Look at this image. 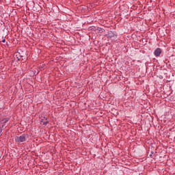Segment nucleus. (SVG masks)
Wrapping results in <instances>:
<instances>
[{
    "label": "nucleus",
    "instance_id": "nucleus-1",
    "mask_svg": "<svg viewBox=\"0 0 175 175\" xmlns=\"http://www.w3.org/2000/svg\"><path fill=\"white\" fill-rule=\"evenodd\" d=\"M27 139H28V135L22 134L21 136L16 137L15 141L16 143H24V142L27 141Z\"/></svg>",
    "mask_w": 175,
    "mask_h": 175
},
{
    "label": "nucleus",
    "instance_id": "nucleus-2",
    "mask_svg": "<svg viewBox=\"0 0 175 175\" xmlns=\"http://www.w3.org/2000/svg\"><path fill=\"white\" fill-rule=\"evenodd\" d=\"M161 54H162V49H161V48H157L154 50V55L155 57H159Z\"/></svg>",
    "mask_w": 175,
    "mask_h": 175
},
{
    "label": "nucleus",
    "instance_id": "nucleus-3",
    "mask_svg": "<svg viewBox=\"0 0 175 175\" xmlns=\"http://www.w3.org/2000/svg\"><path fill=\"white\" fill-rule=\"evenodd\" d=\"M107 36L108 38H117V34L116 33V32L111 31H108Z\"/></svg>",
    "mask_w": 175,
    "mask_h": 175
},
{
    "label": "nucleus",
    "instance_id": "nucleus-4",
    "mask_svg": "<svg viewBox=\"0 0 175 175\" xmlns=\"http://www.w3.org/2000/svg\"><path fill=\"white\" fill-rule=\"evenodd\" d=\"M9 120H10V118H3V119L1 120V122H2L3 124H6V122H9Z\"/></svg>",
    "mask_w": 175,
    "mask_h": 175
},
{
    "label": "nucleus",
    "instance_id": "nucleus-5",
    "mask_svg": "<svg viewBox=\"0 0 175 175\" xmlns=\"http://www.w3.org/2000/svg\"><path fill=\"white\" fill-rule=\"evenodd\" d=\"M1 42H3V43H5V42H6V40H5V38H2V40H1Z\"/></svg>",
    "mask_w": 175,
    "mask_h": 175
},
{
    "label": "nucleus",
    "instance_id": "nucleus-6",
    "mask_svg": "<svg viewBox=\"0 0 175 175\" xmlns=\"http://www.w3.org/2000/svg\"><path fill=\"white\" fill-rule=\"evenodd\" d=\"M49 124V121H46L43 122V125H47Z\"/></svg>",
    "mask_w": 175,
    "mask_h": 175
},
{
    "label": "nucleus",
    "instance_id": "nucleus-7",
    "mask_svg": "<svg viewBox=\"0 0 175 175\" xmlns=\"http://www.w3.org/2000/svg\"><path fill=\"white\" fill-rule=\"evenodd\" d=\"M152 154H154V151H151V154H150V158H152Z\"/></svg>",
    "mask_w": 175,
    "mask_h": 175
},
{
    "label": "nucleus",
    "instance_id": "nucleus-8",
    "mask_svg": "<svg viewBox=\"0 0 175 175\" xmlns=\"http://www.w3.org/2000/svg\"><path fill=\"white\" fill-rule=\"evenodd\" d=\"M159 79H163V77H162V75H160Z\"/></svg>",
    "mask_w": 175,
    "mask_h": 175
},
{
    "label": "nucleus",
    "instance_id": "nucleus-9",
    "mask_svg": "<svg viewBox=\"0 0 175 175\" xmlns=\"http://www.w3.org/2000/svg\"><path fill=\"white\" fill-rule=\"evenodd\" d=\"M5 124H3V125H2V128H3V127L5 126Z\"/></svg>",
    "mask_w": 175,
    "mask_h": 175
},
{
    "label": "nucleus",
    "instance_id": "nucleus-10",
    "mask_svg": "<svg viewBox=\"0 0 175 175\" xmlns=\"http://www.w3.org/2000/svg\"><path fill=\"white\" fill-rule=\"evenodd\" d=\"M17 60H18V61H20V58L17 57Z\"/></svg>",
    "mask_w": 175,
    "mask_h": 175
},
{
    "label": "nucleus",
    "instance_id": "nucleus-11",
    "mask_svg": "<svg viewBox=\"0 0 175 175\" xmlns=\"http://www.w3.org/2000/svg\"><path fill=\"white\" fill-rule=\"evenodd\" d=\"M42 68V67H40V69H41Z\"/></svg>",
    "mask_w": 175,
    "mask_h": 175
},
{
    "label": "nucleus",
    "instance_id": "nucleus-12",
    "mask_svg": "<svg viewBox=\"0 0 175 175\" xmlns=\"http://www.w3.org/2000/svg\"><path fill=\"white\" fill-rule=\"evenodd\" d=\"M42 68V67H40V69H41Z\"/></svg>",
    "mask_w": 175,
    "mask_h": 175
},
{
    "label": "nucleus",
    "instance_id": "nucleus-13",
    "mask_svg": "<svg viewBox=\"0 0 175 175\" xmlns=\"http://www.w3.org/2000/svg\"><path fill=\"white\" fill-rule=\"evenodd\" d=\"M42 68V67H40V69H41Z\"/></svg>",
    "mask_w": 175,
    "mask_h": 175
},
{
    "label": "nucleus",
    "instance_id": "nucleus-14",
    "mask_svg": "<svg viewBox=\"0 0 175 175\" xmlns=\"http://www.w3.org/2000/svg\"><path fill=\"white\" fill-rule=\"evenodd\" d=\"M6 44H8V42H6Z\"/></svg>",
    "mask_w": 175,
    "mask_h": 175
},
{
    "label": "nucleus",
    "instance_id": "nucleus-15",
    "mask_svg": "<svg viewBox=\"0 0 175 175\" xmlns=\"http://www.w3.org/2000/svg\"><path fill=\"white\" fill-rule=\"evenodd\" d=\"M21 57H23V55H21Z\"/></svg>",
    "mask_w": 175,
    "mask_h": 175
}]
</instances>
